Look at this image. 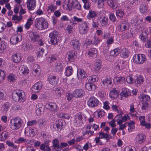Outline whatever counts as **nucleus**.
Wrapping results in <instances>:
<instances>
[{"mask_svg":"<svg viewBox=\"0 0 151 151\" xmlns=\"http://www.w3.org/2000/svg\"><path fill=\"white\" fill-rule=\"evenodd\" d=\"M35 25L37 29L42 30L48 28V23L45 19L43 17H40L35 19Z\"/></svg>","mask_w":151,"mask_h":151,"instance_id":"1","label":"nucleus"},{"mask_svg":"<svg viewBox=\"0 0 151 151\" xmlns=\"http://www.w3.org/2000/svg\"><path fill=\"white\" fill-rule=\"evenodd\" d=\"M23 124V121L21 118L17 117L11 119L10 127L13 130H17L20 128Z\"/></svg>","mask_w":151,"mask_h":151,"instance_id":"2","label":"nucleus"},{"mask_svg":"<svg viewBox=\"0 0 151 151\" xmlns=\"http://www.w3.org/2000/svg\"><path fill=\"white\" fill-rule=\"evenodd\" d=\"M24 93L23 91L18 90L12 93V97L13 100L15 101L23 102L24 101Z\"/></svg>","mask_w":151,"mask_h":151,"instance_id":"3","label":"nucleus"},{"mask_svg":"<svg viewBox=\"0 0 151 151\" xmlns=\"http://www.w3.org/2000/svg\"><path fill=\"white\" fill-rule=\"evenodd\" d=\"M133 62L137 64H142L146 60V56L143 54H135L133 57Z\"/></svg>","mask_w":151,"mask_h":151,"instance_id":"4","label":"nucleus"},{"mask_svg":"<svg viewBox=\"0 0 151 151\" xmlns=\"http://www.w3.org/2000/svg\"><path fill=\"white\" fill-rule=\"evenodd\" d=\"M58 32L55 31H53L50 34L49 37L50 38V41L52 44L55 45L58 42Z\"/></svg>","mask_w":151,"mask_h":151,"instance_id":"5","label":"nucleus"},{"mask_svg":"<svg viewBox=\"0 0 151 151\" xmlns=\"http://www.w3.org/2000/svg\"><path fill=\"white\" fill-rule=\"evenodd\" d=\"M99 101L94 96L90 97L87 102L88 106L91 108L97 106L99 104Z\"/></svg>","mask_w":151,"mask_h":151,"instance_id":"6","label":"nucleus"},{"mask_svg":"<svg viewBox=\"0 0 151 151\" xmlns=\"http://www.w3.org/2000/svg\"><path fill=\"white\" fill-rule=\"evenodd\" d=\"M79 31L81 34H84L86 33L89 29V27L87 22L86 21L79 25Z\"/></svg>","mask_w":151,"mask_h":151,"instance_id":"7","label":"nucleus"},{"mask_svg":"<svg viewBox=\"0 0 151 151\" xmlns=\"http://www.w3.org/2000/svg\"><path fill=\"white\" fill-rule=\"evenodd\" d=\"M22 37L20 35H14L12 36L10 40V42L12 45H15L22 40Z\"/></svg>","mask_w":151,"mask_h":151,"instance_id":"8","label":"nucleus"},{"mask_svg":"<svg viewBox=\"0 0 151 151\" xmlns=\"http://www.w3.org/2000/svg\"><path fill=\"white\" fill-rule=\"evenodd\" d=\"M112 79L111 78L109 77L103 79L102 81V86L104 88H108L109 86L112 84Z\"/></svg>","mask_w":151,"mask_h":151,"instance_id":"9","label":"nucleus"},{"mask_svg":"<svg viewBox=\"0 0 151 151\" xmlns=\"http://www.w3.org/2000/svg\"><path fill=\"white\" fill-rule=\"evenodd\" d=\"M129 28V23L126 21H124L121 23L118 27V29L121 32H123L127 30Z\"/></svg>","mask_w":151,"mask_h":151,"instance_id":"10","label":"nucleus"},{"mask_svg":"<svg viewBox=\"0 0 151 151\" xmlns=\"http://www.w3.org/2000/svg\"><path fill=\"white\" fill-rule=\"evenodd\" d=\"M26 4L27 8L29 10H34L36 5V2L35 0H27Z\"/></svg>","mask_w":151,"mask_h":151,"instance_id":"11","label":"nucleus"},{"mask_svg":"<svg viewBox=\"0 0 151 151\" xmlns=\"http://www.w3.org/2000/svg\"><path fill=\"white\" fill-rule=\"evenodd\" d=\"M42 87V83L39 82L35 84L32 88V90L33 93H36L41 90Z\"/></svg>","mask_w":151,"mask_h":151,"instance_id":"12","label":"nucleus"},{"mask_svg":"<svg viewBox=\"0 0 151 151\" xmlns=\"http://www.w3.org/2000/svg\"><path fill=\"white\" fill-rule=\"evenodd\" d=\"M62 120H58L55 122L53 124V128L57 131H60L62 128Z\"/></svg>","mask_w":151,"mask_h":151,"instance_id":"13","label":"nucleus"},{"mask_svg":"<svg viewBox=\"0 0 151 151\" xmlns=\"http://www.w3.org/2000/svg\"><path fill=\"white\" fill-rule=\"evenodd\" d=\"M62 60H57L55 64V69L58 72H59L62 70L63 66L62 64Z\"/></svg>","mask_w":151,"mask_h":151,"instance_id":"14","label":"nucleus"},{"mask_svg":"<svg viewBox=\"0 0 151 151\" xmlns=\"http://www.w3.org/2000/svg\"><path fill=\"white\" fill-rule=\"evenodd\" d=\"M146 139L145 135L143 134H139L136 137L135 140L137 142L141 144L144 142Z\"/></svg>","mask_w":151,"mask_h":151,"instance_id":"15","label":"nucleus"},{"mask_svg":"<svg viewBox=\"0 0 151 151\" xmlns=\"http://www.w3.org/2000/svg\"><path fill=\"white\" fill-rule=\"evenodd\" d=\"M45 107L47 109L52 111H55L58 109L57 105L54 103H47L45 105Z\"/></svg>","mask_w":151,"mask_h":151,"instance_id":"16","label":"nucleus"},{"mask_svg":"<svg viewBox=\"0 0 151 151\" xmlns=\"http://www.w3.org/2000/svg\"><path fill=\"white\" fill-rule=\"evenodd\" d=\"M84 95V91L81 89H77L73 92V95L76 98L81 97Z\"/></svg>","mask_w":151,"mask_h":151,"instance_id":"17","label":"nucleus"},{"mask_svg":"<svg viewBox=\"0 0 151 151\" xmlns=\"http://www.w3.org/2000/svg\"><path fill=\"white\" fill-rule=\"evenodd\" d=\"M76 56L75 51H70L68 52L66 54V57L69 61H73Z\"/></svg>","mask_w":151,"mask_h":151,"instance_id":"18","label":"nucleus"},{"mask_svg":"<svg viewBox=\"0 0 151 151\" xmlns=\"http://www.w3.org/2000/svg\"><path fill=\"white\" fill-rule=\"evenodd\" d=\"M29 35L30 39L33 42L37 41L39 40V37L36 32H31L29 33Z\"/></svg>","mask_w":151,"mask_h":151,"instance_id":"19","label":"nucleus"},{"mask_svg":"<svg viewBox=\"0 0 151 151\" xmlns=\"http://www.w3.org/2000/svg\"><path fill=\"white\" fill-rule=\"evenodd\" d=\"M13 61L15 63H18L21 60V55L19 53H14L12 56Z\"/></svg>","mask_w":151,"mask_h":151,"instance_id":"20","label":"nucleus"},{"mask_svg":"<svg viewBox=\"0 0 151 151\" xmlns=\"http://www.w3.org/2000/svg\"><path fill=\"white\" fill-rule=\"evenodd\" d=\"M97 50L94 48L90 49L88 51V54L91 57H96L97 55Z\"/></svg>","mask_w":151,"mask_h":151,"instance_id":"21","label":"nucleus"},{"mask_svg":"<svg viewBox=\"0 0 151 151\" xmlns=\"http://www.w3.org/2000/svg\"><path fill=\"white\" fill-rule=\"evenodd\" d=\"M74 2L73 0H65V4L66 5V9L68 10H71L73 6Z\"/></svg>","mask_w":151,"mask_h":151,"instance_id":"22","label":"nucleus"},{"mask_svg":"<svg viewBox=\"0 0 151 151\" xmlns=\"http://www.w3.org/2000/svg\"><path fill=\"white\" fill-rule=\"evenodd\" d=\"M40 70V68L37 64H35L33 67L32 71V74L35 76H38L39 74V71Z\"/></svg>","mask_w":151,"mask_h":151,"instance_id":"23","label":"nucleus"},{"mask_svg":"<svg viewBox=\"0 0 151 151\" xmlns=\"http://www.w3.org/2000/svg\"><path fill=\"white\" fill-rule=\"evenodd\" d=\"M97 13L92 10H90L87 16V18L89 20H91L92 18H95L97 16Z\"/></svg>","mask_w":151,"mask_h":151,"instance_id":"24","label":"nucleus"},{"mask_svg":"<svg viewBox=\"0 0 151 151\" xmlns=\"http://www.w3.org/2000/svg\"><path fill=\"white\" fill-rule=\"evenodd\" d=\"M77 76L80 79L84 78L86 76V73L82 69H79L77 71Z\"/></svg>","mask_w":151,"mask_h":151,"instance_id":"25","label":"nucleus"},{"mask_svg":"<svg viewBox=\"0 0 151 151\" xmlns=\"http://www.w3.org/2000/svg\"><path fill=\"white\" fill-rule=\"evenodd\" d=\"M85 88L89 91L94 90L96 88V86L93 83H87L85 84Z\"/></svg>","mask_w":151,"mask_h":151,"instance_id":"26","label":"nucleus"},{"mask_svg":"<svg viewBox=\"0 0 151 151\" xmlns=\"http://www.w3.org/2000/svg\"><path fill=\"white\" fill-rule=\"evenodd\" d=\"M91 126L92 125L91 124H87L86 127V130L85 132V133L83 134L84 135H85L86 134H87L89 136H91L94 133V131H93L90 130Z\"/></svg>","mask_w":151,"mask_h":151,"instance_id":"27","label":"nucleus"},{"mask_svg":"<svg viewBox=\"0 0 151 151\" xmlns=\"http://www.w3.org/2000/svg\"><path fill=\"white\" fill-rule=\"evenodd\" d=\"M19 70L20 72L24 75L27 74L29 73L28 68L25 65H21L19 68Z\"/></svg>","mask_w":151,"mask_h":151,"instance_id":"28","label":"nucleus"},{"mask_svg":"<svg viewBox=\"0 0 151 151\" xmlns=\"http://www.w3.org/2000/svg\"><path fill=\"white\" fill-rule=\"evenodd\" d=\"M119 95V93L116 88H113L110 92L109 96L112 99H115Z\"/></svg>","mask_w":151,"mask_h":151,"instance_id":"29","label":"nucleus"},{"mask_svg":"<svg viewBox=\"0 0 151 151\" xmlns=\"http://www.w3.org/2000/svg\"><path fill=\"white\" fill-rule=\"evenodd\" d=\"M9 133L8 132L4 131L0 134V141H4L9 136Z\"/></svg>","mask_w":151,"mask_h":151,"instance_id":"30","label":"nucleus"},{"mask_svg":"<svg viewBox=\"0 0 151 151\" xmlns=\"http://www.w3.org/2000/svg\"><path fill=\"white\" fill-rule=\"evenodd\" d=\"M73 47L74 49L78 50L81 45L80 43L79 42V40H73L71 42Z\"/></svg>","mask_w":151,"mask_h":151,"instance_id":"31","label":"nucleus"},{"mask_svg":"<svg viewBox=\"0 0 151 151\" xmlns=\"http://www.w3.org/2000/svg\"><path fill=\"white\" fill-rule=\"evenodd\" d=\"M129 52L128 49L126 48H123L121 51V56L124 58H127L129 56Z\"/></svg>","mask_w":151,"mask_h":151,"instance_id":"32","label":"nucleus"},{"mask_svg":"<svg viewBox=\"0 0 151 151\" xmlns=\"http://www.w3.org/2000/svg\"><path fill=\"white\" fill-rule=\"evenodd\" d=\"M48 79L49 82L52 85H55L58 83V78L55 76H50Z\"/></svg>","mask_w":151,"mask_h":151,"instance_id":"33","label":"nucleus"},{"mask_svg":"<svg viewBox=\"0 0 151 151\" xmlns=\"http://www.w3.org/2000/svg\"><path fill=\"white\" fill-rule=\"evenodd\" d=\"M101 19L100 23L102 26H106L108 24V19L107 17H103Z\"/></svg>","mask_w":151,"mask_h":151,"instance_id":"34","label":"nucleus"},{"mask_svg":"<svg viewBox=\"0 0 151 151\" xmlns=\"http://www.w3.org/2000/svg\"><path fill=\"white\" fill-rule=\"evenodd\" d=\"M53 145L52 147L54 149H59L60 148L59 145V141L57 139H54L52 142Z\"/></svg>","mask_w":151,"mask_h":151,"instance_id":"35","label":"nucleus"},{"mask_svg":"<svg viewBox=\"0 0 151 151\" xmlns=\"http://www.w3.org/2000/svg\"><path fill=\"white\" fill-rule=\"evenodd\" d=\"M114 80L116 84H122L124 82L125 78L124 77H116Z\"/></svg>","mask_w":151,"mask_h":151,"instance_id":"36","label":"nucleus"},{"mask_svg":"<svg viewBox=\"0 0 151 151\" xmlns=\"http://www.w3.org/2000/svg\"><path fill=\"white\" fill-rule=\"evenodd\" d=\"M100 42V39L98 37L94 36L93 41L91 40H89L88 42L87 43V44L88 43V44H93L94 45H97Z\"/></svg>","mask_w":151,"mask_h":151,"instance_id":"37","label":"nucleus"},{"mask_svg":"<svg viewBox=\"0 0 151 151\" xmlns=\"http://www.w3.org/2000/svg\"><path fill=\"white\" fill-rule=\"evenodd\" d=\"M73 70L71 66H68L65 68V74L67 76H69L72 73Z\"/></svg>","mask_w":151,"mask_h":151,"instance_id":"38","label":"nucleus"},{"mask_svg":"<svg viewBox=\"0 0 151 151\" xmlns=\"http://www.w3.org/2000/svg\"><path fill=\"white\" fill-rule=\"evenodd\" d=\"M140 11L142 14L146 13L147 11V7L145 3L141 4L140 6Z\"/></svg>","mask_w":151,"mask_h":151,"instance_id":"39","label":"nucleus"},{"mask_svg":"<svg viewBox=\"0 0 151 151\" xmlns=\"http://www.w3.org/2000/svg\"><path fill=\"white\" fill-rule=\"evenodd\" d=\"M144 78L142 76H139L135 80V83L136 86H140L141 84L143 83L144 82Z\"/></svg>","mask_w":151,"mask_h":151,"instance_id":"40","label":"nucleus"},{"mask_svg":"<svg viewBox=\"0 0 151 151\" xmlns=\"http://www.w3.org/2000/svg\"><path fill=\"white\" fill-rule=\"evenodd\" d=\"M147 34L146 32H142L139 36V38L144 42H146L147 40Z\"/></svg>","mask_w":151,"mask_h":151,"instance_id":"41","label":"nucleus"},{"mask_svg":"<svg viewBox=\"0 0 151 151\" xmlns=\"http://www.w3.org/2000/svg\"><path fill=\"white\" fill-rule=\"evenodd\" d=\"M82 1L84 3L83 7L84 9L86 10L89 9L90 8L91 4L88 0H82Z\"/></svg>","mask_w":151,"mask_h":151,"instance_id":"42","label":"nucleus"},{"mask_svg":"<svg viewBox=\"0 0 151 151\" xmlns=\"http://www.w3.org/2000/svg\"><path fill=\"white\" fill-rule=\"evenodd\" d=\"M120 52V50L118 48L111 50L110 52V55L112 56H116Z\"/></svg>","mask_w":151,"mask_h":151,"instance_id":"43","label":"nucleus"},{"mask_svg":"<svg viewBox=\"0 0 151 151\" xmlns=\"http://www.w3.org/2000/svg\"><path fill=\"white\" fill-rule=\"evenodd\" d=\"M99 138H105L107 141L109 140V135L106 133H104L102 132H99Z\"/></svg>","mask_w":151,"mask_h":151,"instance_id":"44","label":"nucleus"},{"mask_svg":"<svg viewBox=\"0 0 151 151\" xmlns=\"http://www.w3.org/2000/svg\"><path fill=\"white\" fill-rule=\"evenodd\" d=\"M130 92L129 91V89H126L124 90V91L121 93L120 94L122 96L126 97L129 95H130Z\"/></svg>","mask_w":151,"mask_h":151,"instance_id":"45","label":"nucleus"},{"mask_svg":"<svg viewBox=\"0 0 151 151\" xmlns=\"http://www.w3.org/2000/svg\"><path fill=\"white\" fill-rule=\"evenodd\" d=\"M88 79L91 82H94L97 81L99 80V78L97 76L94 75L90 76Z\"/></svg>","mask_w":151,"mask_h":151,"instance_id":"46","label":"nucleus"},{"mask_svg":"<svg viewBox=\"0 0 151 151\" xmlns=\"http://www.w3.org/2000/svg\"><path fill=\"white\" fill-rule=\"evenodd\" d=\"M10 104L8 102L6 103L2 106L3 110L6 112L10 108Z\"/></svg>","mask_w":151,"mask_h":151,"instance_id":"47","label":"nucleus"},{"mask_svg":"<svg viewBox=\"0 0 151 151\" xmlns=\"http://www.w3.org/2000/svg\"><path fill=\"white\" fill-rule=\"evenodd\" d=\"M33 23V20L32 18H30L28 19L25 25V27L27 29H29Z\"/></svg>","mask_w":151,"mask_h":151,"instance_id":"48","label":"nucleus"},{"mask_svg":"<svg viewBox=\"0 0 151 151\" xmlns=\"http://www.w3.org/2000/svg\"><path fill=\"white\" fill-rule=\"evenodd\" d=\"M26 142V139L22 137L19 138L18 139L16 140L15 141L16 143L18 144L25 143Z\"/></svg>","mask_w":151,"mask_h":151,"instance_id":"49","label":"nucleus"},{"mask_svg":"<svg viewBox=\"0 0 151 151\" xmlns=\"http://www.w3.org/2000/svg\"><path fill=\"white\" fill-rule=\"evenodd\" d=\"M57 9V7L54 5L51 4L48 7L47 11L48 12L50 13L52 11H54Z\"/></svg>","mask_w":151,"mask_h":151,"instance_id":"50","label":"nucleus"},{"mask_svg":"<svg viewBox=\"0 0 151 151\" xmlns=\"http://www.w3.org/2000/svg\"><path fill=\"white\" fill-rule=\"evenodd\" d=\"M55 93L58 96H60L63 93V90L60 88H57L55 90Z\"/></svg>","mask_w":151,"mask_h":151,"instance_id":"51","label":"nucleus"},{"mask_svg":"<svg viewBox=\"0 0 151 151\" xmlns=\"http://www.w3.org/2000/svg\"><path fill=\"white\" fill-rule=\"evenodd\" d=\"M37 123V121L35 119L29 121L27 123L28 126H32L36 124Z\"/></svg>","mask_w":151,"mask_h":151,"instance_id":"52","label":"nucleus"},{"mask_svg":"<svg viewBox=\"0 0 151 151\" xmlns=\"http://www.w3.org/2000/svg\"><path fill=\"white\" fill-rule=\"evenodd\" d=\"M117 122V124L119 125V129L122 130L125 128L126 126L125 123L122 124V123L121 122H122L121 121Z\"/></svg>","mask_w":151,"mask_h":151,"instance_id":"53","label":"nucleus"},{"mask_svg":"<svg viewBox=\"0 0 151 151\" xmlns=\"http://www.w3.org/2000/svg\"><path fill=\"white\" fill-rule=\"evenodd\" d=\"M101 63L99 61H97L95 64V68L97 70H99L101 68Z\"/></svg>","mask_w":151,"mask_h":151,"instance_id":"54","label":"nucleus"},{"mask_svg":"<svg viewBox=\"0 0 151 151\" xmlns=\"http://www.w3.org/2000/svg\"><path fill=\"white\" fill-rule=\"evenodd\" d=\"M83 114L82 113L79 112L75 116V119H78V120H82Z\"/></svg>","mask_w":151,"mask_h":151,"instance_id":"55","label":"nucleus"},{"mask_svg":"<svg viewBox=\"0 0 151 151\" xmlns=\"http://www.w3.org/2000/svg\"><path fill=\"white\" fill-rule=\"evenodd\" d=\"M139 119L140 122V125H145V124L146 122L145 121V117L144 116H141L139 117Z\"/></svg>","mask_w":151,"mask_h":151,"instance_id":"56","label":"nucleus"},{"mask_svg":"<svg viewBox=\"0 0 151 151\" xmlns=\"http://www.w3.org/2000/svg\"><path fill=\"white\" fill-rule=\"evenodd\" d=\"M74 6L77 9L80 10L81 9V6L80 4L77 1H75L74 2Z\"/></svg>","mask_w":151,"mask_h":151,"instance_id":"57","label":"nucleus"},{"mask_svg":"<svg viewBox=\"0 0 151 151\" xmlns=\"http://www.w3.org/2000/svg\"><path fill=\"white\" fill-rule=\"evenodd\" d=\"M126 81L127 82L130 84H132L134 82L133 79L132 77V76H130L127 77L126 78Z\"/></svg>","mask_w":151,"mask_h":151,"instance_id":"58","label":"nucleus"},{"mask_svg":"<svg viewBox=\"0 0 151 151\" xmlns=\"http://www.w3.org/2000/svg\"><path fill=\"white\" fill-rule=\"evenodd\" d=\"M44 51V49L42 48H40L39 49V51L37 53V55L38 57H40L43 55Z\"/></svg>","mask_w":151,"mask_h":151,"instance_id":"59","label":"nucleus"},{"mask_svg":"<svg viewBox=\"0 0 151 151\" xmlns=\"http://www.w3.org/2000/svg\"><path fill=\"white\" fill-rule=\"evenodd\" d=\"M116 14L117 17H121L123 16L124 14V12L120 9L117 10L116 11Z\"/></svg>","mask_w":151,"mask_h":151,"instance_id":"60","label":"nucleus"},{"mask_svg":"<svg viewBox=\"0 0 151 151\" xmlns=\"http://www.w3.org/2000/svg\"><path fill=\"white\" fill-rule=\"evenodd\" d=\"M141 98L143 101H149L150 99V96L144 94L142 96Z\"/></svg>","mask_w":151,"mask_h":151,"instance_id":"61","label":"nucleus"},{"mask_svg":"<svg viewBox=\"0 0 151 151\" xmlns=\"http://www.w3.org/2000/svg\"><path fill=\"white\" fill-rule=\"evenodd\" d=\"M81 120H78V119H75L74 122L75 125L77 127H80L81 125L82 122L81 121Z\"/></svg>","mask_w":151,"mask_h":151,"instance_id":"62","label":"nucleus"},{"mask_svg":"<svg viewBox=\"0 0 151 151\" xmlns=\"http://www.w3.org/2000/svg\"><path fill=\"white\" fill-rule=\"evenodd\" d=\"M149 104L147 102H143L142 104L141 109L142 110L147 109L148 107Z\"/></svg>","mask_w":151,"mask_h":151,"instance_id":"63","label":"nucleus"},{"mask_svg":"<svg viewBox=\"0 0 151 151\" xmlns=\"http://www.w3.org/2000/svg\"><path fill=\"white\" fill-rule=\"evenodd\" d=\"M29 136L30 137H34L35 134V132L34 128H31L29 129Z\"/></svg>","mask_w":151,"mask_h":151,"instance_id":"64","label":"nucleus"}]
</instances>
